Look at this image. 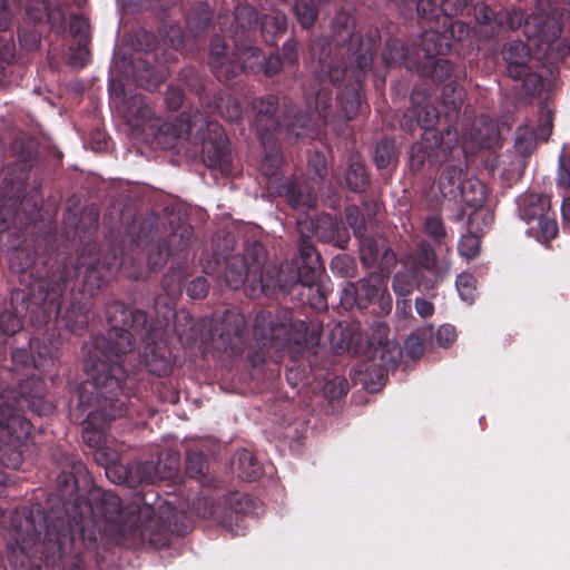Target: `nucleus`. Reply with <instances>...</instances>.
<instances>
[{"instance_id": "50", "label": "nucleus", "mask_w": 570, "mask_h": 570, "mask_svg": "<svg viewBox=\"0 0 570 570\" xmlns=\"http://www.w3.org/2000/svg\"><path fill=\"white\" fill-rule=\"evenodd\" d=\"M537 146V137L535 131L528 126H520L517 129V135L514 139V149L515 153L522 157L527 158L532 155Z\"/></svg>"}, {"instance_id": "4", "label": "nucleus", "mask_w": 570, "mask_h": 570, "mask_svg": "<svg viewBox=\"0 0 570 570\" xmlns=\"http://www.w3.org/2000/svg\"><path fill=\"white\" fill-rule=\"evenodd\" d=\"M105 315L109 328L94 337L85 360H96L122 368L126 377L121 380V385H127V381L132 382L131 386L122 389L128 400L137 394L141 373L138 368L128 371L125 366L136 348L134 333L141 337L144 348L140 363L146 370L158 377L170 374L175 360L166 341L169 317L153 318L145 311L131 309L119 299L106 304Z\"/></svg>"}, {"instance_id": "9", "label": "nucleus", "mask_w": 570, "mask_h": 570, "mask_svg": "<svg viewBox=\"0 0 570 570\" xmlns=\"http://www.w3.org/2000/svg\"><path fill=\"white\" fill-rule=\"evenodd\" d=\"M500 13L502 31L523 27V33L539 58L557 63L569 56L570 42L561 37L564 13L551 0H537V9L530 16L521 9H501Z\"/></svg>"}, {"instance_id": "43", "label": "nucleus", "mask_w": 570, "mask_h": 570, "mask_svg": "<svg viewBox=\"0 0 570 570\" xmlns=\"http://www.w3.org/2000/svg\"><path fill=\"white\" fill-rule=\"evenodd\" d=\"M262 38L265 43L272 47H276L279 37L287 31V18L283 13L264 14L259 19L258 23Z\"/></svg>"}, {"instance_id": "32", "label": "nucleus", "mask_w": 570, "mask_h": 570, "mask_svg": "<svg viewBox=\"0 0 570 570\" xmlns=\"http://www.w3.org/2000/svg\"><path fill=\"white\" fill-rule=\"evenodd\" d=\"M314 75H315V78H317L315 71H314ZM316 80L320 82L321 87L316 90L315 96H314V108H315L316 114L318 115L320 124H316L312 120L313 128L316 130V134L313 137H308L309 139H313L314 137L317 136V134L320 131V126H325L327 124V120H328L330 116L332 115V109H333V91L327 86H325V83L328 82L332 86H334V83H332L330 80H325V81H321L318 79H316ZM352 81L353 80L348 77V75H346L340 81V83L335 85V87H340L341 85H343V82H345L343 89L337 95V101L341 107V111L346 120H351L357 115V112H356L353 117L347 118V116L341 105V101H340L341 94L345 90L346 86Z\"/></svg>"}, {"instance_id": "2", "label": "nucleus", "mask_w": 570, "mask_h": 570, "mask_svg": "<svg viewBox=\"0 0 570 570\" xmlns=\"http://www.w3.org/2000/svg\"><path fill=\"white\" fill-rule=\"evenodd\" d=\"M55 491L46 507L36 508L45 522V558L57 560L75 544V530L87 549L98 547L101 531L124 534L137 525V509H125L120 498L92 484L85 463L75 455H65Z\"/></svg>"}, {"instance_id": "21", "label": "nucleus", "mask_w": 570, "mask_h": 570, "mask_svg": "<svg viewBox=\"0 0 570 570\" xmlns=\"http://www.w3.org/2000/svg\"><path fill=\"white\" fill-rule=\"evenodd\" d=\"M519 217L527 224H535L539 236L546 242L558 235L556 214L550 210V198L546 195L525 193L517 199Z\"/></svg>"}, {"instance_id": "63", "label": "nucleus", "mask_w": 570, "mask_h": 570, "mask_svg": "<svg viewBox=\"0 0 570 570\" xmlns=\"http://www.w3.org/2000/svg\"><path fill=\"white\" fill-rule=\"evenodd\" d=\"M392 288L399 296H407L414 289L413 276L409 273L397 272L392 282Z\"/></svg>"}, {"instance_id": "42", "label": "nucleus", "mask_w": 570, "mask_h": 570, "mask_svg": "<svg viewBox=\"0 0 570 570\" xmlns=\"http://www.w3.org/2000/svg\"><path fill=\"white\" fill-rule=\"evenodd\" d=\"M236 62L239 66V73L243 71L258 75L262 72L265 53L255 42H247L242 48H235Z\"/></svg>"}, {"instance_id": "62", "label": "nucleus", "mask_w": 570, "mask_h": 570, "mask_svg": "<svg viewBox=\"0 0 570 570\" xmlns=\"http://www.w3.org/2000/svg\"><path fill=\"white\" fill-rule=\"evenodd\" d=\"M397 258L396 254L389 247V245L385 247V249L382 252L381 256L379 257V272H376L380 276L383 277V282H387L389 276L391 275L392 271L396 266Z\"/></svg>"}, {"instance_id": "52", "label": "nucleus", "mask_w": 570, "mask_h": 570, "mask_svg": "<svg viewBox=\"0 0 570 570\" xmlns=\"http://www.w3.org/2000/svg\"><path fill=\"white\" fill-rule=\"evenodd\" d=\"M469 233L463 235L458 243V252L462 257L473 259L480 253L481 239L476 232H482V228H476V230H474V226H469Z\"/></svg>"}, {"instance_id": "37", "label": "nucleus", "mask_w": 570, "mask_h": 570, "mask_svg": "<svg viewBox=\"0 0 570 570\" xmlns=\"http://www.w3.org/2000/svg\"><path fill=\"white\" fill-rule=\"evenodd\" d=\"M475 31L482 39H492L502 32V18L500 10L494 11L484 2H476L473 7ZM472 31V28H471Z\"/></svg>"}, {"instance_id": "41", "label": "nucleus", "mask_w": 570, "mask_h": 570, "mask_svg": "<svg viewBox=\"0 0 570 570\" xmlns=\"http://www.w3.org/2000/svg\"><path fill=\"white\" fill-rule=\"evenodd\" d=\"M465 95V89L456 81H450L443 87L442 105L445 108V122H456Z\"/></svg>"}, {"instance_id": "28", "label": "nucleus", "mask_w": 570, "mask_h": 570, "mask_svg": "<svg viewBox=\"0 0 570 570\" xmlns=\"http://www.w3.org/2000/svg\"><path fill=\"white\" fill-rule=\"evenodd\" d=\"M459 197L469 207L475 210L469 216L468 225L473 227L478 220H482L484 226L492 222V216L488 210L482 209L483 204L487 202L488 193L485 185L478 178H466L464 181Z\"/></svg>"}, {"instance_id": "14", "label": "nucleus", "mask_w": 570, "mask_h": 570, "mask_svg": "<svg viewBox=\"0 0 570 570\" xmlns=\"http://www.w3.org/2000/svg\"><path fill=\"white\" fill-rule=\"evenodd\" d=\"M267 259L265 246L257 240L247 243L243 255L226 257L224 278L229 288L237 291L248 285L252 293L276 295L277 269H264Z\"/></svg>"}, {"instance_id": "33", "label": "nucleus", "mask_w": 570, "mask_h": 570, "mask_svg": "<svg viewBox=\"0 0 570 570\" xmlns=\"http://www.w3.org/2000/svg\"><path fill=\"white\" fill-rule=\"evenodd\" d=\"M264 148V156L261 160L259 169L262 174L268 178L267 187L273 189L275 185L283 180L278 177L279 169L283 165V151L275 135L258 136Z\"/></svg>"}, {"instance_id": "58", "label": "nucleus", "mask_w": 570, "mask_h": 570, "mask_svg": "<svg viewBox=\"0 0 570 570\" xmlns=\"http://www.w3.org/2000/svg\"><path fill=\"white\" fill-rule=\"evenodd\" d=\"M119 455L116 451L111 450L108 446L101 445L94 452V460L98 465H101L106 470V475H112L115 468V462L118 461Z\"/></svg>"}, {"instance_id": "11", "label": "nucleus", "mask_w": 570, "mask_h": 570, "mask_svg": "<svg viewBox=\"0 0 570 570\" xmlns=\"http://www.w3.org/2000/svg\"><path fill=\"white\" fill-rule=\"evenodd\" d=\"M297 248L299 255L277 268L276 295L308 305L317 312L325 311L327 298L316 284L324 269L321 254L312 237L305 234H301Z\"/></svg>"}, {"instance_id": "8", "label": "nucleus", "mask_w": 570, "mask_h": 570, "mask_svg": "<svg viewBox=\"0 0 570 570\" xmlns=\"http://www.w3.org/2000/svg\"><path fill=\"white\" fill-rule=\"evenodd\" d=\"M253 332L258 348L247 355L252 367L266 362L269 350L284 351L291 357L286 365V381L293 387L308 379L311 371L301 360L308 344V324L294 321L291 307L259 309L255 316Z\"/></svg>"}, {"instance_id": "6", "label": "nucleus", "mask_w": 570, "mask_h": 570, "mask_svg": "<svg viewBox=\"0 0 570 570\" xmlns=\"http://www.w3.org/2000/svg\"><path fill=\"white\" fill-rule=\"evenodd\" d=\"M83 370L88 379L77 389V407L86 414L82 440L96 450L105 444V431L109 424L127 413L128 399L122 389H128L132 382L121 385L126 377L122 368L96 360H83Z\"/></svg>"}, {"instance_id": "34", "label": "nucleus", "mask_w": 570, "mask_h": 570, "mask_svg": "<svg viewBox=\"0 0 570 570\" xmlns=\"http://www.w3.org/2000/svg\"><path fill=\"white\" fill-rule=\"evenodd\" d=\"M382 59L387 67L404 66L410 71H415L420 59V52L410 49L407 45L399 38H389L382 52Z\"/></svg>"}, {"instance_id": "38", "label": "nucleus", "mask_w": 570, "mask_h": 570, "mask_svg": "<svg viewBox=\"0 0 570 570\" xmlns=\"http://www.w3.org/2000/svg\"><path fill=\"white\" fill-rule=\"evenodd\" d=\"M471 139L478 148L491 149L501 142V129L497 121L488 117H479L472 124Z\"/></svg>"}, {"instance_id": "53", "label": "nucleus", "mask_w": 570, "mask_h": 570, "mask_svg": "<svg viewBox=\"0 0 570 570\" xmlns=\"http://www.w3.org/2000/svg\"><path fill=\"white\" fill-rule=\"evenodd\" d=\"M186 277L185 268L181 266L171 267L161 279V287L168 296L181 293L183 282Z\"/></svg>"}, {"instance_id": "64", "label": "nucleus", "mask_w": 570, "mask_h": 570, "mask_svg": "<svg viewBox=\"0 0 570 570\" xmlns=\"http://www.w3.org/2000/svg\"><path fill=\"white\" fill-rule=\"evenodd\" d=\"M209 283L204 276H196L186 286L187 295L193 299H203L207 296Z\"/></svg>"}, {"instance_id": "29", "label": "nucleus", "mask_w": 570, "mask_h": 570, "mask_svg": "<svg viewBox=\"0 0 570 570\" xmlns=\"http://www.w3.org/2000/svg\"><path fill=\"white\" fill-rule=\"evenodd\" d=\"M154 9L166 24L177 23L179 22L180 17H184L186 29L194 36L207 32L213 21V11L206 1H197L187 12L184 13L181 10L179 16L176 13L173 22L169 21L168 17H166L159 9V2L155 3Z\"/></svg>"}, {"instance_id": "48", "label": "nucleus", "mask_w": 570, "mask_h": 570, "mask_svg": "<svg viewBox=\"0 0 570 570\" xmlns=\"http://www.w3.org/2000/svg\"><path fill=\"white\" fill-rule=\"evenodd\" d=\"M179 80L198 97L200 102L202 97H210V92L206 90L204 79L199 71L191 66L183 68L179 72Z\"/></svg>"}, {"instance_id": "10", "label": "nucleus", "mask_w": 570, "mask_h": 570, "mask_svg": "<svg viewBox=\"0 0 570 570\" xmlns=\"http://www.w3.org/2000/svg\"><path fill=\"white\" fill-rule=\"evenodd\" d=\"M14 546L9 544L8 560L12 570H48L63 559L62 570H83V551L88 550L81 542V535L75 530V544L61 553L57 560L45 558V522L31 510L23 521H13Z\"/></svg>"}, {"instance_id": "60", "label": "nucleus", "mask_w": 570, "mask_h": 570, "mask_svg": "<svg viewBox=\"0 0 570 570\" xmlns=\"http://www.w3.org/2000/svg\"><path fill=\"white\" fill-rule=\"evenodd\" d=\"M227 501L233 507V510L236 514H247L254 512L256 505L259 503L255 498L239 493L232 494Z\"/></svg>"}, {"instance_id": "44", "label": "nucleus", "mask_w": 570, "mask_h": 570, "mask_svg": "<svg viewBox=\"0 0 570 570\" xmlns=\"http://www.w3.org/2000/svg\"><path fill=\"white\" fill-rule=\"evenodd\" d=\"M415 72L422 78H430L434 82H443L449 79L453 72V65L448 59L431 58L419 59Z\"/></svg>"}, {"instance_id": "1", "label": "nucleus", "mask_w": 570, "mask_h": 570, "mask_svg": "<svg viewBox=\"0 0 570 570\" xmlns=\"http://www.w3.org/2000/svg\"><path fill=\"white\" fill-rule=\"evenodd\" d=\"M0 239L10 252V272L18 282L10 299L0 301V345L22 335V317L27 313L38 330L60 322L73 334L85 332L95 295L89 296L82 284L83 268L79 262L53 259L46 237L28 239L26 233L16 227L8 228ZM23 336L33 353V368L43 374L52 373L59 358L58 342Z\"/></svg>"}, {"instance_id": "15", "label": "nucleus", "mask_w": 570, "mask_h": 570, "mask_svg": "<svg viewBox=\"0 0 570 570\" xmlns=\"http://www.w3.org/2000/svg\"><path fill=\"white\" fill-rule=\"evenodd\" d=\"M421 92L413 89L411 92L413 106L409 112L404 115V119H414L416 126L423 129L421 140L415 141L410 149L411 168L420 167L429 157L433 159V161H439L438 159L441 157V154L440 151H434V149L445 146V138L449 132H459L458 129L454 128V122H446V126L439 131L436 129V125L441 119L439 109L433 104L425 101L422 104L419 102Z\"/></svg>"}, {"instance_id": "30", "label": "nucleus", "mask_w": 570, "mask_h": 570, "mask_svg": "<svg viewBox=\"0 0 570 570\" xmlns=\"http://www.w3.org/2000/svg\"><path fill=\"white\" fill-rule=\"evenodd\" d=\"M313 230L320 242L333 244L342 249L346 248L351 235L342 217H333L330 214H322L313 224Z\"/></svg>"}, {"instance_id": "24", "label": "nucleus", "mask_w": 570, "mask_h": 570, "mask_svg": "<svg viewBox=\"0 0 570 570\" xmlns=\"http://www.w3.org/2000/svg\"><path fill=\"white\" fill-rule=\"evenodd\" d=\"M200 116L199 109L193 114L190 111L180 112L173 120L159 125L155 139L163 149H173L181 139L191 141Z\"/></svg>"}, {"instance_id": "25", "label": "nucleus", "mask_w": 570, "mask_h": 570, "mask_svg": "<svg viewBox=\"0 0 570 570\" xmlns=\"http://www.w3.org/2000/svg\"><path fill=\"white\" fill-rule=\"evenodd\" d=\"M144 37L147 40L146 57H136L132 60V76L138 87L148 91L158 89L160 83L165 80V72L155 63L149 61L150 53L157 47V38L153 33L145 32Z\"/></svg>"}, {"instance_id": "61", "label": "nucleus", "mask_w": 570, "mask_h": 570, "mask_svg": "<svg viewBox=\"0 0 570 570\" xmlns=\"http://www.w3.org/2000/svg\"><path fill=\"white\" fill-rule=\"evenodd\" d=\"M331 269L334 274H336L340 277H354L355 263L347 255H337L331 262Z\"/></svg>"}, {"instance_id": "56", "label": "nucleus", "mask_w": 570, "mask_h": 570, "mask_svg": "<svg viewBox=\"0 0 570 570\" xmlns=\"http://www.w3.org/2000/svg\"><path fill=\"white\" fill-rule=\"evenodd\" d=\"M137 465H138V462H134L131 464L124 465V464L118 463V461H116L115 462L116 470L114 471L112 475L107 476V478L110 479L114 483H119V484L125 483L129 488H136L140 484H144V481L131 482L136 476L134 470H136L135 468Z\"/></svg>"}, {"instance_id": "18", "label": "nucleus", "mask_w": 570, "mask_h": 570, "mask_svg": "<svg viewBox=\"0 0 570 570\" xmlns=\"http://www.w3.org/2000/svg\"><path fill=\"white\" fill-rule=\"evenodd\" d=\"M377 304L382 314L392 309V297L387 292L386 283L376 272L358 279L347 282L341 291L340 305L350 311L354 307L366 309L370 305Z\"/></svg>"}, {"instance_id": "51", "label": "nucleus", "mask_w": 570, "mask_h": 570, "mask_svg": "<svg viewBox=\"0 0 570 570\" xmlns=\"http://www.w3.org/2000/svg\"><path fill=\"white\" fill-rule=\"evenodd\" d=\"M185 466L189 478L200 480L208 470L207 456L200 451L188 450Z\"/></svg>"}, {"instance_id": "40", "label": "nucleus", "mask_w": 570, "mask_h": 570, "mask_svg": "<svg viewBox=\"0 0 570 570\" xmlns=\"http://www.w3.org/2000/svg\"><path fill=\"white\" fill-rule=\"evenodd\" d=\"M360 261L366 268L374 267L379 257L387 246V240L377 233H368L357 238Z\"/></svg>"}, {"instance_id": "59", "label": "nucleus", "mask_w": 570, "mask_h": 570, "mask_svg": "<svg viewBox=\"0 0 570 570\" xmlns=\"http://www.w3.org/2000/svg\"><path fill=\"white\" fill-rule=\"evenodd\" d=\"M90 39L82 38L77 40V46L71 48L69 63L76 68H83L90 60V50L88 48Z\"/></svg>"}, {"instance_id": "55", "label": "nucleus", "mask_w": 570, "mask_h": 570, "mask_svg": "<svg viewBox=\"0 0 570 570\" xmlns=\"http://www.w3.org/2000/svg\"><path fill=\"white\" fill-rule=\"evenodd\" d=\"M513 80H521L524 95L528 97L539 96L543 89V79L541 75L527 67V71L518 77H510Z\"/></svg>"}, {"instance_id": "5", "label": "nucleus", "mask_w": 570, "mask_h": 570, "mask_svg": "<svg viewBox=\"0 0 570 570\" xmlns=\"http://www.w3.org/2000/svg\"><path fill=\"white\" fill-rule=\"evenodd\" d=\"M332 29L333 39L316 38L311 43V52L317 62L318 80L337 85L346 75L353 80L340 96L341 105L351 118L361 109L363 83L381 36L377 29H370L364 38L355 30V18L343 10L336 13Z\"/></svg>"}, {"instance_id": "3", "label": "nucleus", "mask_w": 570, "mask_h": 570, "mask_svg": "<svg viewBox=\"0 0 570 570\" xmlns=\"http://www.w3.org/2000/svg\"><path fill=\"white\" fill-rule=\"evenodd\" d=\"M132 244L125 250L117 243H111L105 253L94 254L95 244L82 248L76 258L83 268L82 284L90 295H97L121 269L130 279L138 281L145 277L142 266V244L148 245L157 239L146 254L150 271L165 265L170 256L187 254L194 236L190 224L181 222L179 215L165 208L164 215L150 213L135 222L131 228Z\"/></svg>"}, {"instance_id": "46", "label": "nucleus", "mask_w": 570, "mask_h": 570, "mask_svg": "<svg viewBox=\"0 0 570 570\" xmlns=\"http://www.w3.org/2000/svg\"><path fill=\"white\" fill-rule=\"evenodd\" d=\"M235 464L239 476L249 482L255 481L262 474V465L248 450H240L236 453Z\"/></svg>"}, {"instance_id": "12", "label": "nucleus", "mask_w": 570, "mask_h": 570, "mask_svg": "<svg viewBox=\"0 0 570 570\" xmlns=\"http://www.w3.org/2000/svg\"><path fill=\"white\" fill-rule=\"evenodd\" d=\"M253 128L258 136L282 132L289 144H296L305 137H313L312 116L298 109L287 97L267 94L252 100Z\"/></svg>"}, {"instance_id": "17", "label": "nucleus", "mask_w": 570, "mask_h": 570, "mask_svg": "<svg viewBox=\"0 0 570 570\" xmlns=\"http://www.w3.org/2000/svg\"><path fill=\"white\" fill-rule=\"evenodd\" d=\"M208 337L212 347L223 357L236 360L248 348L249 337L245 315L227 309L210 321Z\"/></svg>"}, {"instance_id": "35", "label": "nucleus", "mask_w": 570, "mask_h": 570, "mask_svg": "<svg viewBox=\"0 0 570 570\" xmlns=\"http://www.w3.org/2000/svg\"><path fill=\"white\" fill-rule=\"evenodd\" d=\"M415 277L421 283V274L423 271L430 274V278L423 282L424 288H433L439 282H441L446 271H441L438 266L436 254L434 248L428 242L419 244L415 257Z\"/></svg>"}, {"instance_id": "23", "label": "nucleus", "mask_w": 570, "mask_h": 570, "mask_svg": "<svg viewBox=\"0 0 570 570\" xmlns=\"http://www.w3.org/2000/svg\"><path fill=\"white\" fill-rule=\"evenodd\" d=\"M180 455L177 451H161L157 460L138 462L134 470L135 476L131 482L144 481V484H155L159 481H169L178 483L181 480L179 474Z\"/></svg>"}, {"instance_id": "36", "label": "nucleus", "mask_w": 570, "mask_h": 570, "mask_svg": "<svg viewBox=\"0 0 570 570\" xmlns=\"http://www.w3.org/2000/svg\"><path fill=\"white\" fill-rule=\"evenodd\" d=\"M502 57L509 77H518L527 71L531 60V48L521 40H511L503 46Z\"/></svg>"}, {"instance_id": "39", "label": "nucleus", "mask_w": 570, "mask_h": 570, "mask_svg": "<svg viewBox=\"0 0 570 570\" xmlns=\"http://www.w3.org/2000/svg\"><path fill=\"white\" fill-rule=\"evenodd\" d=\"M344 186L355 193L363 195L371 185V175L368 169L360 156H352L343 173Z\"/></svg>"}, {"instance_id": "54", "label": "nucleus", "mask_w": 570, "mask_h": 570, "mask_svg": "<svg viewBox=\"0 0 570 570\" xmlns=\"http://www.w3.org/2000/svg\"><path fill=\"white\" fill-rule=\"evenodd\" d=\"M424 233L438 245H442L446 239L445 224L439 214H432L424 219Z\"/></svg>"}, {"instance_id": "13", "label": "nucleus", "mask_w": 570, "mask_h": 570, "mask_svg": "<svg viewBox=\"0 0 570 570\" xmlns=\"http://www.w3.org/2000/svg\"><path fill=\"white\" fill-rule=\"evenodd\" d=\"M38 151L32 141L17 140V178L4 174L0 177V200L2 202L0 215L6 219L4 208L13 210V222L20 213L26 215V225L35 224L41 216V198L27 197L24 190L29 173L37 163Z\"/></svg>"}, {"instance_id": "22", "label": "nucleus", "mask_w": 570, "mask_h": 570, "mask_svg": "<svg viewBox=\"0 0 570 570\" xmlns=\"http://www.w3.org/2000/svg\"><path fill=\"white\" fill-rule=\"evenodd\" d=\"M259 14L250 4H237L234 13L218 14V26L222 32L229 37L235 48H242L247 42L257 40Z\"/></svg>"}, {"instance_id": "45", "label": "nucleus", "mask_w": 570, "mask_h": 570, "mask_svg": "<svg viewBox=\"0 0 570 570\" xmlns=\"http://www.w3.org/2000/svg\"><path fill=\"white\" fill-rule=\"evenodd\" d=\"M396 141L391 137L381 138L375 146L373 161L377 169H385L397 161Z\"/></svg>"}, {"instance_id": "19", "label": "nucleus", "mask_w": 570, "mask_h": 570, "mask_svg": "<svg viewBox=\"0 0 570 570\" xmlns=\"http://www.w3.org/2000/svg\"><path fill=\"white\" fill-rule=\"evenodd\" d=\"M191 142L200 146L202 158L207 167L225 171L230 166L229 141L218 121L204 118L202 114Z\"/></svg>"}, {"instance_id": "47", "label": "nucleus", "mask_w": 570, "mask_h": 570, "mask_svg": "<svg viewBox=\"0 0 570 570\" xmlns=\"http://www.w3.org/2000/svg\"><path fill=\"white\" fill-rule=\"evenodd\" d=\"M344 222L347 226L348 230L352 229L354 237L357 239L360 237L368 234V224L367 218L365 217L362 208L357 205H348L344 208Z\"/></svg>"}, {"instance_id": "57", "label": "nucleus", "mask_w": 570, "mask_h": 570, "mask_svg": "<svg viewBox=\"0 0 570 570\" xmlns=\"http://www.w3.org/2000/svg\"><path fill=\"white\" fill-rule=\"evenodd\" d=\"M455 286L459 292L460 297L468 303H473L476 288H475V278L470 273H461L458 275L455 281Z\"/></svg>"}, {"instance_id": "31", "label": "nucleus", "mask_w": 570, "mask_h": 570, "mask_svg": "<svg viewBox=\"0 0 570 570\" xmlns=\"http://www.w3.org/2000/svg\"><path fill=\"white\" fill-rule=\"evenodd\" d=\"M200 107L204 118L207 119L212 115H219L222 118L235 122L242 118L243 114L239 101L222 90L213 92L210 97H202Z\"/></svg>"}, {"instance_id": "7", "label": "nucleus", "mask_w": 570, "mask_h": 570, "mask_svg": "<svg viewBox=\"0 0 570 570\" xmlns=\"http://www.w3.org/2000/svg\"><path fill=\"white\" fill-rule=\"evenodd\" d=\"M47 386L37 375L18 383L17 389L0 392V469H18L22 464L32 424L22 415L24 407L39 416L52 412L53 405L45 400Z\"/></svg>"}, {"instance_id": "49", "label": "nucleus", "mask_w": 570, "mask_h": 570, "mask_svg": "<svg viewBox=\"0 0 570 570\" xmlns=\"http://www.w3.org/2000/svg\"><path fill=\"white\" fill-rule=\"evenodd\" d=\"M294 13L299 26L308 30L317 19L318 6L315 0H295Z\"/></svg>"}, {"instance_id": "16", "label": "nucleus", "mask_w": 570, "mask_h": 570, "mask_svg": "<svg viewBox=\"0 0 570 570\" xmlns=\"http://www.w3.org/2000/svg\"><path fill=\"white\" fill-rule=\"evenodd\" d=\"M445 139V146L434 149V151L442 154L438 159L439 161L429 158L420 167L411 169L420 171L425 166L438 168L444 165L436 180L438 189L442 197L456 199L468 178L466 154L464 147L460 144L459 132H449Z\"/></svg>"}, {"instance_id": "20", "label": "nucleus", "mask_w": 570, "mask_h": 570, "mask_svg": "<svg viewBox=\"0 0 570 570\" xmlns=\"http://www.w3.org/2000/svg\"><path fill=\"white\" fill-rule=\"evenodd\" d=\"M471 33L469 23L458 20L448 23V20L440 22L435 20V28L422 32L417 50L421 60L436 58V56L448 55L453 42H461Z\"/></svg>"}, {"instance_id": "27", "label": "nucleus", "mask_w": 570, "mask_h": 570, "mask_svg": "<svg viewBox=\"0 0 570 570\" xmlns=\"http://www.w3.org/2000/svg\"><path fill=\"white\" fill-rule=\"evenodd\" d=\"M208 63L218 81H228L239 75V66L229 55V47L220 36H214L209 46Z\"/></svg>"}, {"instance_id": "26", "label": "nucleus", "mask_w": 570, "mask_h": 570, "mask_svg": "<svg viewBox=\"0 0 570 570\" xmlns=\"http://www.w3.org/2000/svg\"><path fill=\"white\" fill-rule=\"evenodd\" d=\"M277 196L283 197L294 209H309L317 204L314 188L306 179L292 177L277 183L272 189Z\"/></svg>"}]
</instances>
